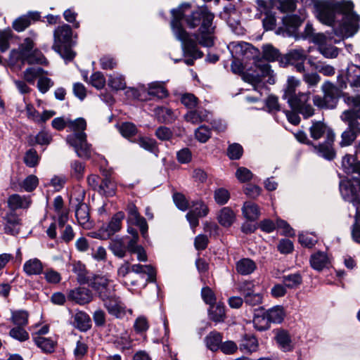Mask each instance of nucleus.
Segmentation results:
<instances>
[{
	"label": "nucleus",
	"mask_w": 360,
	"mask_h": 360,
	"mask_svg": "<svg viewBox=\"0 0 360 360\" xmlns=\"http://www.w3.org/2000/svg\"><path fill=\"white\" fill-rule=\"evenodd\" d=\"M189 207L191 212L202 217L207 216L209 212L207 205L202 200L193 201Z\"/></svg>",
	"instance_id": "53"
},
{
	"label": "nucleus",
	"mask_w": 360,
	"mask_h": 360,
	"mask_svg": "<svg viewBox=\"0 0 360 360\" xmlns=\"http://www.w3.org/2000/svg\"><path fill=\"white\" fill-rule=\"evenodd\" d=\"M9 207L12 210H16L18 209H27L31 203V199L30 196L20 195L18 194H13L9 196L8 200Z\"/></svg>",
	"instance_id": "22"
},
{
	"label": "nucleus",
	"mask_w": 360,
	"mask_h": 360,
	"mask_svg": "<svg viewBox=\"0 0 360 360\" xmlns=\"http://www.w3.org/2000/svg\"><path fill=\"white\" fill-rule=\"evenodd\" d=\"M352 236L354 241L360 243V207L356 208L354 224L352 226Z\"/></svg>",
	"instance_id": "58"
},
{
	"label": "nucleus",
	"mask_w": 360,
	"mask_h": 360,
	"mask_svg": "<svg viewBox=\"0 0 360 360\" xmlns=\"http://www.w3.org/2000/svg\"><path fill=\"white\" fill-rule=\"evenodd\" d=\"M351 103L354 108L345 110L340 116L342 121L348 123L347 129L341 136V146H350L360 134V124L357 121V119H360V96L352 97Z\"/></svg>",
	"instance_id": "3"
},
{
	"label": "nucleus",
	"mask_w": 360,
	"mask_h": 360,
	"mask_svg": "<svg viewBox=\"0 0 360 360\" xmlns=\"http://www.w3.org/2000/svg\"><path fill=\"white\" fill-rule=\"evenodd\" d=\"M127 212L128 221L139 226L141 235L143 238H146L148 226L146 219L140 215L136 205L133 203H129L127 207Z\"/></svg>",
	"instance_id": "15"
},
{
	"label": "nucleus",
	"mask_w": 360,
	"mask_h": 360,
	"mask_svg": "<svg viewBox=\"0 0 360 360\" xmlns=\"http://www.w3.org/2000/svg\"><path fill=\"white\" fill-rule=\"evenodd\" d=\"M210 319L216 322H223L226 318L225 307L223 303L212 304L208 309Z\"/></svg>",
	"instance_id": "27"
},
{
	"label": "nucleus",
	"mask_w": 360,
	"mask_h": 360,
	"mask_svg": "<svg viewBox=\"0 0 360 360\" xmlns=\"http://www.w3.org/2000/svg\"><path fill=\"white\" fill-rule=\"evenodd\" d=\"M321 89L323 92V97L320 96H314V105L319 108H335L340 96V89L330 82H324Z\"/></svg>",
	"instance_id": "7"
},
{
	"label": "nucleus",
	"mask_w": 360,
	"mask_h": 360,
	"mask_svg": "<svg viewBox=\"0 0 360 360\" xmlns=\"http://www.w3.org/2000/svg\"><path fill=\"white\" fill-rule=\"evenodd\" d=\"M233 58H250L253 56L254 47L245 41H233L228 46Z\"/></svg>",
	"instance_id": "16"
},
{
	"label": "nucleus",
	"mask_w": 360,
	"mask_h": 360,
	"mask_svg": "<svg viewBox=\"0 0 360 360\" xmlns=\"http://www.w3.org/2000/svg\"><path fill=\"white\" fill-rule=\"evenodd\" d=\"M131 270L136 274H147L150 281L155 279V270L151 265L133 264L131 266Z\"/></svg>",
	"instance_id": "50"
},
{
	"label": "nucleus",
	"mask_w": 360,
	"mask_h": 360,
	"mask_svg": "<svg viewBox=\"0 0 360 360\" xmlns=\"http://www.w3.org/2000/svg\"><path fill=\"white\" fill-rule=\"evenodd\" d=\"M342 168L346 174L353 176V179H360V161L354 155H345L342 160Z\"/></svg>",
	"instance_id": "17"
},
{
	"label": "nucleus",
	"mask_w": 360,
	"mask_h": 360,
	"mask_svg": "<svg viewBox=\"0 0 360 360\" xmlns=\"http://www.w3.org/2000/svg\"><path fill=\"white\" fill-rule=\"evenodd\" d=\"M347 79L352 86L360 87V67L354 64L349 65Z\"/></svg>",
	"instance_id": "33"
},
{
	"label": "nucleus",
	"mask_w": 360,
	"mask_h": 360,
	"mask_svg": "<svg viewBox=\"0 0 360 360\" xmlns=\"http://www.w3.org/2000/svg\"><path fill=\"white\" fill-rule=\"evenodd\" d=\"M108 314L116 319H123L127 312L126 307L115 292L101 300Z\"/></svg>",
	"instance_id": "13"
},
{
	"label": "nucleus",
	"mask_w": 360,
	"mask_h": 360,
	"mask_svg": "<svg viewBox=\"0 0 360 360\" xmlns=\"http://www.w3.org/2000/svg\"><path fill=\"white\" fill-rule=\"evenodd\" d=\"M171 27L176 38L181 41L186 56L191 58L184 60L188 65L203 56L198 49V44L204 47H212L214 44V15L207 7L191 9L189 4H183L172 10Z\"/></svg>",
	"instance_id": "1"
},
{
	"label": "nucleus",
	"mask_w": 360,
	"mask_h": 360,
	"mask_svg": "<svg viewBox=\"0 0 360 360\" xmlns=\"http://www.w3.org/2000/svg\"><path fill=\"white\" fill-rule=\"evenodd\" d=\"M243 153V147L239 143H232L227 149V155L231 160H239Z\"/></svg>",
	"instance_id": "64"
},
{
	"label": "nucleus",
	"mask_w": 360,
	"mask_h": 360,
	"mask_svg": "<svg viewBox=\"0 0 360 360\" xmlns=\"http://www.w3.org/2000/svg\"><path fill=\"white\" fill-rule=\"evenodd\" d=\"M22 62L32 64L47 65L48 61L43 53L37 49H34L22 59Z\"/></svg>",
	"instance_id": "34"
},
{
	"label": "nucleus",
	"mask_w": 360,
	"mask_h": 360,
	"mask_svg": "<svg viewBox=\"0 0 360 360\" xmlns=\"http://www.w3.org/2000/svg\"><path fill=\"white\" fill-rule=\"evenodd\" d=\"M108 85L114 90H122L126 87L124 78L118 73H114L109 75Z\"/></svg>",
	"instance_id": "48"
},
{
	"label": "nucleus",
	"mask_w": 360,
	"mask_h": 360,
	"mask_svg": "<svg viewBox=\"0 0 360 360\" xmlns=\"http://www.w3.org/2000/svg\"><path fill=\"white\" fill-rule=\"evenodd\" d=\"M34 41L30 37L25 38L19 46V55L20 59L24 58L29 53L32 52L34 50Z\"/></svg>",
	"instance_id": "59"
},
{
	"label": "nucleus",
	"mask_w": 360,
	"mask_h": 360,
	"mask_svg": "<svg viewBox=\"0 0 360 360\" xmlns=\"http://www.w3.org/2000/svg\"><path fill=\"white\" fill-rule=\"evenodd\" d=\"M43 270V264L37 258L30 259L23 264V271L29 276L40 275Z\"/></svg>",
	"instance_id": "25"
},
{
	"label": "nucleus",
	"mask_w": 360,
	"mask_h": 360,
	"mask_svg": "<svg viewBox=\"0 0 360 360\" xmlns=\"http://www.w3.org/2000/svg\"><path fill=\"white\" fill-rule=\"evenodd\" d=\"M257 268L255 262L249 258H243L237 262L236 269L241 275H249Z\"/></svg>",
	"instance_id": "31"
},
{
	"label": "nucleus",
	"mask_w": 360,
	"mask_h": 360,
	"mask_svg": "<svg viewBox=\"0 0 360 360\" xmlns=\"http://www.w3.org/2000/svg\"><path fill=\"white\" fill-rule=\"evenodd\" d=\"M71 175L75 179L79 180L83 178L85 165L84 163L79 161L74 160L70 164Z\"/></svg>",
	"instance_id": "55"
},
{
	"label": "nucleus",
	"mask_w": 360,
	"mask_h": 360,
	"mask_svg": "<svg viewBox=\"0 0 360 360\" xmlns=\"http://www.w3.org/2000/svg\"><path fill=\"white\" fill-rule=\"evenodd\" d=\"M75 216L78 223L86 228H89L90 219L89 207L86 203L79 202L75 210Z\"/></svg>",
	"instance_id": "29"
},
{
	"label": "nucleus",
	"mask_w": 360,
	"mask_h": 360,
	"mask_svg": "<svg viewBox=\"0 0 360 360\" xmlns=\"http://www.w3.org/2000/svg\"><path fill=\"white\" fill-rule=\"evenodd\" d=\"M39 160V156L34 149L28 150L24 157V162L27 167H35Z\"/></svg>",
	"instance_id": "63"
},
{
	"label": "nucleus",
	"mask_w": 360,
	"mask_h": 360,
	"mask_svg": "<svg viewBox=\"0 0 360 360\" xmlns=\"http://www.w3.org/2000/svg\"><path fill=\"white\" fill-rule=\"evenodd\" d=\"M327 37L323 34H319L315 37V41L319 44V51L326 58H334L338 55V48L326 44Z\"/></svg>",
	"instance_id": "19"
},
{
	"label": "nucleus",
	"mask_w": 360,
	"mask_h": 360,
	"mask_svg": "<svg viewBox=\"0 0 360 360\" xmlns=\"http://www.w3.org/2000/svg\"><path fill=\"white\" fill-rule=\"evenodd\" d=\"M93 297L92 292L88 288L83 286L75 288L67 292L68 300L79 305L89 303Z\"/></svg>",
	"instance_id": "14"
},
{
	"label": "nucleus",
	"mask_w": 360,
	"mask_h": 360,
	"mask_svg": "<svg viewBox=\"0 0 360 360\" xmlns=\"http://www.w3.org/2000/svg\"><path fill=\"white\" fill-rule=\"evenodd\" d=\"M300 83V80L297 79L295 77H288L286 87L284 89L283 98L287 101L290 100V102H292V98L297 94H296V88L299 86Z\"/></svg>",
	"instance_id": "36"
},
{
	"label": "nucleus",
	"mask_w": 360,
	"mask_h": 360,
	"mask_svg": "<svg viewBox=\"0 0 360 360\" xmlns=\"http://www.w3.org/2000/svg\"><path fill=\"white\" fill-rule=\"evenodd\" d=\"M38 13H30V15H22L13 22V27L17 32L25 30L30 25V18L37 19Z\"/></svg>",
	"instance_id": "40"
},
{
	"label": "nucleus",
	"mask_w": 360,
	"mask_h": 360,
	"mask_svg": "<svg viewBox=\"0 0 360 360\" xmlns=\"http://www.w3.org/2000/svg\"><path fill=\"white\" fill-rule=\"evenodd\" d=\"M24 327L15 326L11 329L9 335L20 342H25L30 338L29 333L23 328Z\"/></svg>",
	"instance_id": "56"
},
{
	"label": "nucleus",
	"mask_w": 360,
	"mask_h": 360,
	"mask_svg": "<svg viewBox=\"0 0 360 360\" xmlns=\"http://www.w3.org/2000/svg\"><path fill=\"white\" fill-rule=\"evenodd\" d=\"M68 127L72 133L84 132L86 128V122L84 118L79 117L74 120H68Z\"/></svg>",
	"instance_id": "52"
},
{
	"label": "nucleus",
	"mask_w": 360,
	"mask_h": 360,
	"mask_svg": "<svg viewBox=\"0 0 360 360\" xmlns=\"http://www.w3.org/2000/svg\"><path fill=\"white\" fill-rule=\"evenodd\" d=\"M311 137L314 140H319L324 138L323 143L314 146V151L321 157L331 160L335 156L333 144L335 140V134L325 123L321 121L312 122L309 129Z\"/></svg>",
	"instance_id": "2"
},
{
	"label": "nucleus",
	"mask_w": 360,
	"mask_h": 360,
	"mask_svg": "<svg viewBox=\"0 0 360 360\" xmlns=\"http://www.w3.org/2000/svg\"><path fill=\"white\" fill-rule=\"evenodd\" d=\"M304 20V16L286 15L283 18V23L289 31H291V30L293 31L302 25Z\"/></svg>",
	"instance_id": "43"
},
{
	"label": "nucleus",
	"mask_w": 360,
	"mask_h": 360,
	"mask_svg": "<svg viewBox=\"0 0 360 360\" xmlns=\"http://www.w3.org/2000/svg\"><path fill=\"white\" fill-rule=\"evenodd\" d=\"M307 57V53L303 49H295L290 51L286 55L281 58L280 63L282 65L291 64L295 66L299 72H304V63Z\"/></svg>",
	"instance_id": "11"
},
{
	"label": "nucleus",
	"mask_w": 360,
	"mask_h": 360,
	"mask_svg": "<svg viewBox=\"0 0 360 360\" xmlns=\"http://www.w3.org/2000/svg\"><path fill=\"white\" fill-rule=\"evenodd\" d=\"M73 325L80 330L86 331L91 327L89 316L82 311L76 312L73 315Z\"/></svg>",
	"instance_id": "28"
},
{
	"label": "nucleus",
	"mask_w": 360,
	"mask_h": 360,
	"mask_svg": "<svg viewBox=\"0 0 360 360\" xmlns=\"http://www.w3.org/2000/svg\"><path fill=\"white\" fill-rule=\"evenodd\" d=\"M275 340L279 348L285 352H290L294 349V344L292 343L291 336L285 330H277L276 331Z\"/></svg>",
	"instance_id": "20"
},
{
	"label": "nucleus",
	"mask_w": 360,
	"mask_h": 360,
	"mask_svg": "<svg viewBox=\"0 0 360 360\" xmlns=\"http://www.w3.org/2000/svg\"><path fill=\"white\" fill-rule=\"evenodd\" d=\"M316 16L319 21L328 26H333L335 22V11L328 4H323L317 7Z\"/></svg>",
	"instance_id": "18"
},
{
	"label": "nucleus",
	"mask_w": 360,
	"mask_h": 360,
	"mask_svg": "<svg viewBox=\"0 0 360 360\" xmlns=\"http://www.w3.org/2000/svg\"><path fill=\"white\" fill-rule=\"evenodd\" d=\"M357 181H360V179L341 181L340 184V191L342 198L352 202L356 209L360 207V191L356 185Z\"/></svg>",
	"instance_id": "9"
},
{
	"label": "nucleus",
	"mask_w": 360,
	"mask_h": 360,
	"mask_svg": "<svg viewBox=\"0 0 360 360\" xmlns=\"http://www.w3.org/2000/svg\"><path fill=\"white\" fill-rule=\"evenodd\" d=\"M116 186L110 178H104L101 184L98 192L106 196H112L115 194Z\"/></svg>",
	"instance_id": "44"
},
{
	"label": "nucleus",
	"mask_w": 360,
	"mask_h": 360,
	"mask_svg": "<svg viewBox=\"0 0 360 360\" xmlns=\"http://www.w3.org/2000/svg\"><path fill=\"white\" fill-rule=\"evenodd\" d=\"M134 328L138 334L146 333L149 328V323L146 317L143 316H139L134 321Z\"/></svg>",
	"instance_id": "61"
},
{
	"label": "nucleus",
	"mask_w": 360,
	"mask_h": 360,
	"mask_svg": "<svg viewBox=\"0 0 360 360\" xmlns=\"http://www.w3.org/2000/svg\"><path fill=\"white\" fill-rule=\"evenodd\" d=\"M258 347V340L252 335L245 334L239 342V349L243 353L251 354L256 352Z\"/></svg>",
	"instance_id": "21"
},
{
	"label": "nucleus",
	"mask_w": 360,
	"mask_h": 360,
	"mask_svg": "<svg viewBox=\"0 0 360 360\" xmlns=\"http://www.w3.org/2000/svg\"><path fill=\"white\" fill-rule=\"evenodd\" d=\"M309 93H299L292 98V101L288 100L287 102L290 108L301 113L304 118H308L314 115V108L308 103Z\"/></svg>",
	"instance_id": "12"
},
{
	"label": "nucleus",
	"mask_w": 360,
	"mask_h": 360,
	"mask_svg": "<svg viewBox=\"0 0 360 360\" xmlns=\"http://www.w3.org/2000/svg\"><path fill=\"white\" fill-rule=\"evenodd\" d=\"M46 72L41 68L32 67L27 68L23 72V78L25 82L34 84L37 77L41 76Z\"/></svg>",
	"instance_id": "45"
},
{
	"label": "nucleus",
	"mask_w": 360,
	"mask_h": 360,
	"mask_svg": "<svg viewBox=\"0 0 360 360\" xmlns=\"http://www.w3.org/2000/svg\"><path fill=\"white\" fill-rule=\"evenodd\" d=\"M255 328L259 331L268 330L270 327V323L265 313L262 314H255L252 320Z\"/></svg>",
	"instance_id": "49"
},
{
	"label": "nucleus",
	"mask_w": 360,
	"mask_h": 360,
	"mask_svg": "<svg viewBox=\"0 0 360 360\" xmlns=\"http://www.w3.org/2000/svg\"><path fill=\"white\" fill-rule=\"evenodd\" d=\"M217 220L222 226L229 227L236 220V214L229 207H224L219 212Z\"/></svg>",
	"instance_id": "26"
},
{
	"label": "nucleus",
	"mask_w": 360,
	"mask_h": 360,
	"mask_svg": "<svg viewBox=\"0 0 360 360\" xmlns=\"http://www.w3.org/2000/svg\"><path fill=\"white\" fill-rule=\"evenodd\" d=\"M148 93L150 96H155L158 98H164L168 96V92L163 83L154 82L149 84Z\"/></svg>",
	"instance_id": "42"
},
{
	"label": "nucleus",
	"mask_w": 360,
	"mask_h": 360,
	"mask_svg": "<svg viewBox=\"0 0 360 360\" xmlns=\"http://www.w3.org/2000/svg\"><path fill=\"white\" fill-rule=\"evenodd\" d=\"M222 335L217 331L211 332L206 338L207 347L212 351L218 350L222 344Z\"/></svg>",
	"instance_id": "39"
},
{
	"label": "nucleus",
	"mask_w": 360,
	"mask_h": 360,
	"mask_svg": "<svg viewBox=\"0 0 360 360\" xmlns=\"http://www.w3.org/2000/svg\"><path fill=\"white\" fill-rule=\"evenodd\" d=\"M66 140L74 148L78 157L84 159L90 158L92 148L91 145L87 142L85 132L72 133L67 136Z\"/></svg>",
	"instance_id": "8"
},
{
	"label": "nucleus",
	"mask_w": 360,
	"mask_h": 360,
	"mask_svg": "<svg viewBox=\"0 0 360 360\" xmlns=\"http://www.w3.org/2000/svg\"><path fill=\"white\" fill-rule=\"evenodd\" d=\"M120 131L124 137L130 139L137 133V128L131 122H124L120 127Z\"/></svg>",
	"instance_id": "57"
},
{
	"label": "nucleus",
	"mask_w": 360,
	"mask_h": 360,
	"mask_svg": "<svg viewBox=\"0 0 360 360\" xmlns=\"http://www.w3.org/2000/svg\"><path fill=\"white\" fill-rule=\"evenodd\" d=\"M6 224L4 227L5 232L11 235L18 233L20 224V219L15 213L8 214L4 218Z\"/></svg>",
	"instance_id": "32"
},
{
	"label": "nucleus",
	"mask_w": 360,
	"mask_h": 360,
	"mask_svg": "<svg viewBox=\"0 0 360 360\" xmlns=\"http://www.w3.org/2000/svg\"><path fill=\"white\" fill-rule=\"evenodd\" d=\"M255 70L254 72L243 74V79L251 84L255 91L262 94L263 91H267V87L262 82V79L268 77V83L270 84H274L275 78L274 71L271 69L269 64L264 63L261 60H258L255 62Z\"/></svg>",
	"instance_id": "4"
},
{
	"label": "nucleus",
	"mask_w": 360,
	"mask_h": 360,
	"mask_svg": "<svg viewBox=\"0 0 360 360\" xmlns=\"http://www.w3.org/2000/svg\"><path fill=\"white\" fill-rule=\"evenodd\" d=\"M124 217V214L122 212H119L112 217L105 228V231L108 236L113 235L115 233L120 230L122 221Z\"/></svg>",
	"instance_id": "35"
},
{
	"label": "nucleus",
	"mask_w": 360,
	"mask_h": 360,
	"mask_svg": "<svg viewBox=\"0 0 360 360\" xmlns=\"http://www.w3.org/2000/svg\"><path fill=\"white\" fill-rule=\"evenodd\" d=\"M33 340L37 346L45 353L53 352L57 344L56 340L42 336H33Z\"/></svg>",
	"instance_id": "30"
},
{
	"label": "nucleus",
	"mask_w": 360,
	"mask_h": 360,
	"mask_svg": "<svg viewBox=\"0 0 360 360\" xmlns=\"http://www.w3.org/2000/svg\"><path fill=\"white\" fill-rule=\"evenodd\" d=\"M269 323H280L285 317L284 309L282 307L276 306L266 311L265 313Z\"/></svg>",
	"instance_id": "38"
},
{
	"label": "nucleus",
	"mask_w": 360,
	"mask_h": 360,
	"mask_svg": "<svg viewBox=\"0 0 360 360\" xmlns=\"http://www.w3.org/2000/svg\"><path fill=\"white\" fill-rule=\"evenodd\" d=\"M214 198L218 205H225L230 198V193L228 190L224 188H219L215 190Z\"/></svg>",
	"instance_id": "62"
},
{
	"label": "nucleus",
	"mask_w": 360,
	"mask_h": 360,
	"mask_svg": "<svg viewBox=\"0 0 360 360\" xmlns=\"http://www.w3.org/2000/svg\"><path fill=\"white\" fill-rule=\"evenodd\" d=\"M158 120L160 122L171 123L174 120V116L171 109L165 107H158L155 110Z\"/></svg>",
	"instance_id": "46"
},
{
	"label": "nucleus",
	"mask_w": 360,
	"mask_h": 360,
	"mask_svg": "<svg viewBox=\"0 0 360 360\" xmlns=\"http://www.w3.org/2000/svg\"><path fill=\"white\" fill-rule=\"evenodd\" d=\"M136 142L143 149L151 153L156 150V142L154 139L148 137H139Z\"/></svg>",
	"instance_id": "60"
},
{
	"label": "nucleus",
	"mask_w": 360,
	"mask_h": 360,
	"mask_svg": "<svg viewBox=\"0 0 360 360\" xmlns=\"http://www.w3.org/2000/svg\"><path fill=\"white\" fill-rule=\"evenodd\" d=\"M89 286L96 292L101 300L115 293L112 281L103 276H95L89 280Z\"/></svg>",
	"instance_id": "10"
},
{
	"label": "nucleus",
	"mask_w": 360,
	"mask_h": 360,
	"mask_svg": "<svg viewBox=\"0 0 360 360\" xmlns=\"http://www.w3.org/2000/svg\"><path fill=\"white\" fill-rule=\"evenodd\" d=\"M110 249L115 255L120 258L124 257L127 251L126 245L121 240L112 241Z\"/></svg>",
	"instance_id": "54"
},
{
	"label": "nucleus",
	"mask_w": 360,
	"mask_h": 360,
	"mask_svg": "<svg viewBox=\"0 0 360 360\" xmlns=\"http://www.w3.org/2000/svg\"><path fill=\"white\" fill-rule=\"evenodd\" d=\"M207 117V112L205 110H195L188 112L184 118L188 122L196 124L203 122Z\"/></svg>",
	"instance_id": "41"
},
{
	"label": "nucleus",
	"mask_w": 360,
	"mask_h": 360,
	"mask_svg": "<svg viewBox=\"0 0 360 360\" xmlns=\"http://www.w3.org/2000/svg\"><path fill=\"white\" fill-rule=\"evenodd\" d=\"M72 34L71 27L68 25L58 27L53 33L54 43L52 48L65 61H71L75 56V53L71 49Z\"/></svg>",
	"instance_id": "5"
},
{
	"label": "nucleus",
	"mask_w": 360,
	"mask_h": 360,
	"mask_svg": "<svg viewBox=\"0 0 360 360\" xmlns=\"http://www.w3.org/2000/svg\"><path fill=\"white\" fill-rule=\"evenodd\" d=\"M262 58L268 62L278 60L280 62L281 56L279 51L271 44H266L262 46Z\"/></svg>",
	"instance_id": "37"
},
{
	"label": "nucleus",
	"mask_w": 360,
	"mask_h": 360,
	"mask_svg": "<svg viewBox=\"0 0 360 360\" xmlns=\"http://www.w3.org/2000/svg\"><path fill=\"white\" fill-rule=\"evenodd\" d=\"M339 8L344 15L341 30L335 31L337 36L350 37L358 30L359 16L353 11L354 4L352 1L339 4Z\"/></svg>",
	"instance_id": "6"
},
{
	"label": "nucleus",
	"mask_w": 360,
	"mask_h": 360,
	"mask_svg": "<svg viewBox=\"0 0 360 360\" xmlns=\"http://www.w3.org/2000/svg\"><path fill=\"white\" fill-rule=\"evenodd\" d=\"M283 282L288 288H297L302 282V276L298 274H292L283 277Z\"/></svg>",
	"instance_id": "51"
},
{
	"label": "nucleus",
	"mask_w": 360,
	"mask_h": 360,
	"mask_svg": "<svg viewBox=\"0 0 360 360\" xmlns=\"http://www.w3.org/2000/svg\"><path fill=\"white\" fill-rule=\"evenodd\" d=\"M242 213L248 221H255L259 217L260 210L258 205L255 202L247 201L243 204Z\"/></svg>",
	"instance_id": "23"
},
{
	"label": "nucleus",
	"mask_w": 360,
	"mask_h": 360,
	"mask_svg": "<svg viewBox=\"0 0 360 360\" xmlns=\"http://www.w3.org/2000/svg\"><path fill=\"white\" fill-rule=\"evenodd\" d=\"M309 262L311 266L314 269L321 271L328 266L329 259L326 252L318 251L311 255Z\"/></svg>",
	"instance_id": "24"
},
{
	"label": "nucleus",
	"mask_w": 360,
	"mask_h": 360,
	"mask_svg": "<svg viewBox=\"0 0 360 360\" xmlns=\"http://www.w3.org/2000/svg\"><path fill=\"white\" fill-rule=\"evenodd\" d=\"M11 321L14 325L25 327L28 323V313L24 310L13 311Z\"/></svg>",
	"instance_id": "47"
}]
</instances>
